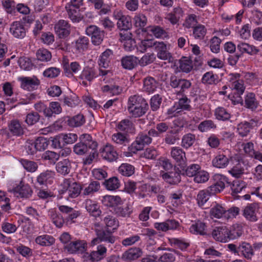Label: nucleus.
I'll return each instance as SVG.
<instances>
[{
  "label": "nucleus",
  "instance_id": "obj_1",
  "mask_svg": "<svg viewBox=\"0 0 262 262\" xmlns=\"http://www.w3.org/2000/svg\"><path fill=\"white\" fill-rule=\"evenodd\" d=\"M148 109V104L145 99L139 95L130 96L127 101V110L132 117H141L145 114Z\"/></svg>",
  "mask_w": 262,
  "mask_h": 262
},
{
  "label": "nucleus",
  "instance_id": "obj_2",
  "mask_svg": "<svg viewBox=\"0 0 262 262\" xmlns=\"http://www.w3.org/2000/svg\"><path fill=\"white\" fill-rule=\"evenodd\" d=\"M227 80L229 87L237 92L235 97L232 95H229V98L234 104L242 102L241 95L245 90V86L244 81L241 78V75L236 73H230L227 76Z\"/></svg>",
  "mask_w": 262,
  "mask_h": 262
},
{
  "label": "nucleus",
  "instance_id": "obj_3",
  "mask_svg": "<svg viewBox=\"0 0 262 262\" xmlns=\"http://www.w3.org/2000/svg\"><path fill=\"white\" fill-rule=\"evenodd\" d=\"M62 193H66L68 196L71 198L77 197L81 191V188L79 184L73 182L70 179H66L61 184Z\"/></svg>",
  "mask_w": 262,
  "mask_h": 262
},
{
  "label": "nucleus",
  "instance_id": "obj_4",
  "mask_svg": "<svg viewBox=\"0 0 262 262\" xmlns=\"http://www.w3.org/2000/svg\"><path fill=\"white\" fill-rule=\"evenodd\" d=\"M151 141V137H149L147 134L140 133L136 137V140L130 146V150L135 153L137 151L142 150L145 145L150 144Z\"/></svg>",
  "mask_w": 262,
  "mask_h": 262
},
{
  "label": "nucleus",
  "instance_id": "obj_5",
  "mask_svg": "<svg viewBox=\"0 0 262 262\" xmlns=\"http://www.w3.org/2000/svg\"><path fill=\"white\" fill-rule=\"evenodd\" d=\"M86 35L91 36L92 42L95 45H99L103 40L104 33L97 26L91 25L85 29Z\"/></svg>",
  "mask_w": 262,
  "mask_h": 262
},
{
  "label": "nucleus",
  "instance_id": "obj_6",
  "mask_svg": "<svg viewBox=\"0 0 262 262\" xmlns=\"http://www.w3.org/2000/svg\"><path fill=\"white\" fill-rule=\"evenodd\" d=\"M259 211V206L256 203L248 204L243 211V215L248 221L255 222L258 220L257 213Z\"/></svg>",
  "mask_w": 262,
  "mask_h": 262
},
{
  "label": "nucleus",
  "instance_id": "obj_7",
  "mask_svg": "<svg viewBox=\"0 0 262 262\" xmlns=\"http://www.w3.org/2000/svg\"><path fill=\"white\" fill-rule=\"evenodd\" d=\"M230 160L232 163L233 166L229 170V173L235 178H240L244 173L245 171L244 162L238 157H231Z\"/></svg>",
  "mask_w": 262,
  "mask_h": 262
},
{
  "label": "nucleus",
  "instance_id": "obj_8",
  "mask_svg": "<svg viewBox=\"0 0 262 262\" xmlns=\"http://www.w3.org/2000/svg\"><path fill=\"white\" fill-rule=\"evenodd\" d=\"M16 197L22 199H28L32 196L33 191L29 184L21 181L14 189Z\"/></svg>",
  "mask_w": 262,
  "mask_h": 262
},
{
  "label": "nucleus",
  "instance_id": "obj_9",
  "mask_svg": "<svg viewBox=\"0 0 262 262\" xmlns=\"http://www.w3.org/2000/svg\"><path fill=\"white\" fill-rule=\"evenodd\" d=\"M212 236L217 241L226 243L229 239L228 229L225 226L216 227L213 230Z\"/></svg>",
  "mask_w": 262,
  "mask_h": 262
},
{
  "label": "nucleus",
  "instance_id": "obj_10",
  "mask_svg": "<svg viewBox=\"0 0 262 262\" xmlns=\"http://www.w3.org/2000/svg\"><path fill=\"white\" fill-rule=\"evenodd\" d=\"M101 157L105 160L112 162L118 158V153L114 146L107 144L100 150Z\"/></svg>",
  "mask_w": 262,
  "mask_h": 262
},
{
  "label": "nucleus",
  "instance_id": "obj_11",
  "mask_svg": "<svg viewBox=\"0 0 262 262\" xmlns=\"http://www.w3.org/2000/svg\"><path fill=\"white\" fill-rule=\"evenodd\" d=\"M18 80L21 82V88L28 91L35 89L40 83L39 80L35 76L19 77Z\"/></svg>",
  "mask_w": 262,
  "mask_h": 262
},
{
  "label": "nucleus",
  "instance_id": "obj_12",
  "mask_svg": "<svg viewBox=\"0 0 262 262\" xmlns=\"http://www.w3.org/2000/svg\"><path fill=\"white\" fill-rule=\"evenodd\" d=\"M55 30L59 37L65 38L70 34L71 27L68 21L64 20H60L55 25Z\"/></svg>",
  "mask_w": 262,
  "mask_h": 262
},
{
  "label": "nucleus",
  "instance_id": "obj_13",
  "mask_svg": "<svg viewBox=\"0 0 262 262\" xmlns=\"http://www.w3.org/2000/svg\"><path fill=\"white\" fill-rule=\"evenodd\" d=\"M86 247V243L84 241L71 242L64 247V249L71 253H82L85 251Z\"/></svg>",
  "mask_w": 262,
  "mask_h": 262
},
{
  "label": "nucleus",
  "instance_id": "obj_14",
  "mask_svg": "<svg viewBox=\"0 0 262 262\" xmlns=\"http://www.w3.org/2000/svg\"><path fill=\"white\" fill-rule=\"evenodd\" d=\"M55 173L52 170H47L40 173L36 178L37 184L42 186L51 184L54 178Z\"/></svg>",
  "mask_w": 262,
  "mask_h": 262
},
{
  "label": "nucleus",
  "instance_id": "obj_15",
  "mask_svg": "<svg viewBox=\"0 0 262 262\" xmlns=\"http://www.w3.org/2000/svg\"><path fill=\"white\" fill-rule=\"evenodd\" d=\"M10 32L14 37L18 38H22L26 35L25 28L19 21H14L11 24Z\"/></svg>",
  "mask_w": 262,
  "mask_h": 262
},
{
  "label": "nucleus",
  "instance_id": "obj_16",
  "mask_svg": "<svg viewBox=\"0 0 262 262\" xmlns=\"http://www.w3.org/2000/svg\"><path fill=\"white\" fill-rule=\"evenodd\" d=\"M184 11L181 7L174 8L173 10L166 14L165 19L169 21L172 25H176L183 16Z\"/></svg>",
  "mask_w": 262,
  "mask_h": 262
},
{
  "label": "nucleus",
  "instance_id": "obj_17",
  "mask_svg": "<svg viewBox=\"0 0 262 262\" xmlns=\"http://www.w3.org/2000/svg\"><path fill=\"white\" fill-rule=\"evenodd\" d=\"M130 35L131 34L124 32L120 33V40L126 51H132L136 46L135 41L132 38Z\"/></svg>",
  "mask_w": 262,
  "mask_h": 262
},
{
  "label": "nucleus",
  "instance_id": "obj_18",
  "mask_svg": "<svg viewBox=\"0 0 262 262\" xmlns=\"http://www.w3.org/2000/svg\"><path fill=\"white\" fill-rule=\"evenodd\" d=\"M160 176L166 182L169 184H177L181 181V175L179 172L176 171H171L169 172L161 171Z\"/></svg>",
  "mask_w": 262,
  "mask_h": 262
},
{
  "label": "nucleus",
  "instance_id": "obj_19",
  "mask_svg": "<svg viewBox=\"0 0 262 262\" xmlns=\"http://www.w3.org/2000/svg\"><path fill=\"white\" fill-rule=\"evenodd\" d=\"M156 49L157 51V57L162 60H172L171 54L167 50L166 45L163 41H158Z\"/></svg>",
  "mask_w": 262,
  "mask_h": 262
},
{
  "label": "nucleus",
  "instance_id": "obj_20",
  "mask_svg": "<svg viewBox=\"0 0 262 262\" xmlns=\"http://www.w3.org/2000/svg\"><path fill=\"white\" fill-rule=\"evenodd\" d=\"M9 134L15 137H20L24 135V129L21 123L17 120H12L8 125Z\"/></svg>",
  "mask_w": 262,
  "mask_h": 262
},
{
  "label": "nucleus",
  "instance_id": "obj_21",
  "mask_svg": "<svg viewBox=\"0 0 262 262\" xmlns=\"http://www.w3.org/2000/svg\"><path fill=\"white\" fill-rule=\"evenodd\" d=\"M63 70L66 75L68 77H71L74 74H77L80 72L81 67L79 62L74 61L69 64L67 62H63Z\"/></svg>",
  "mask_w": 262,
  "mask_h": 262
},
{
  "label": "nucleus",
  "instance_id": "obj_22",
  "mask_svg": "<svg viewBox=\"0 0 262 262\" xmlns=\"http://www.w3.org/2000/svg\"><path fill=\"white\" fill-rule=\"evenodd\" d=\"M237 49L242 54H247L249 55H254L259 52V49L256 47L245 42H239L237 45Z\"/></svg>",
  "mask_w": 262,
  "mask_h": 262
},
{
  "label": "nucleus",
  "instance_id": "obj_23",
  "mask_svg": "<svg viewBox=\"0 0 262 262\" xmlns=\"http://www.w3.org/2000/svg\"><path fill=\"white\" fill-rule=\"evenodd\" d=\"M84 207L88 212L92 215L97 217L100 216L101 211L99 209L98 204L90 199H87L83 203Z\"/></svg>",
  "mask_w": 262,
  "mask_h": 262
},
{
  "label": "nucleus",
  "instance_id": "obj_24",
  "mask_svg": "<svg viewBox=\"0 0 262 262\" xmlns=\"http://www.w3.org/2000/svg\"><path fill=\"white\" fill-rule=\"evenodd\" d=\"M146 31L157 38L164 39L168 38L169 36L168 33L159 26H149L147 28Z\"/></svg>",
  "mask_w": 262,
  "mask_h": 262
},
{
  "label": "nucleus",
  "instance_id": "obj_25",
  "mask_svg": "<svg viewBox=\"0 0 262 262\" xmlns=\"http://www.w3.org/2000/svg\"><path fill=\"white\" fill-rule=\"evenodd\" d=\"M98 76L97 69L92 67H86L82 71L79 78L82 80L92 81Z\"/></svg>",
  "mask_w": 262,
  "mask_h": 262
},
{
  "label": "nucleus",
  "instance_id": "obj_26",
  "mask_svg": "<svg viewBox=\"0 0 262 262\" xmlns=\"http://www.w3.org/2000/svg\"><path fill=\"white\" fill-rule=\"evenodd\" d=\"M170 155L176 162L180 164L184 163L186 159L185 151L180 147H172L171 148Z\"/></svg>",
  "mask_w": 262,
  "mask_h": 262
},
{
  "label": "nucleus",
  "instance_id": "obj_27",
  "mask_svg": "<svg viewBox=\"0 0 262 262\" xmlns=\"http://www.w3.org/2000/svg\"><path fill=\"white\" fill-rule=\"evenodd\" d=\"M244 232V225L237 223L233 224L230 229H228L229 239H234L239 237Z\"/></svg>",
  "mask_w": 262,
  "mask_h": 262
},
{
  "label": "nucleus",
  "instance_id": "obj_28",
  "mask_svg": "<svg viewBox=\"0 0 262 262\" xmlns=\"http://www.w3.org/2000/svg\"><path fill=\"white\" fill-rule=\"evenodd\" d=\"M106 248L102 245H100L97 246V250L93 251L90 253V259L93 261H100L106 256Z\"/></svg>",
  "mask_w": 262,
  "mask_h": 262
},
{
  "label": "nucleus",
  "instance_id": "obj_29",
  "mask_svg": "<svg viewBox=\"0 0 262 262\" xmlns=\"http://www.w3.org/2000/svg\"><path fill=\"white\" fill-rule=\"evenodd\" d=\"M89 39L86 37L81 36L72 42V47L75 53H80L88 48Z\"/></svg>",
  "mask_w": 262,
  "mask_h": 262
},
{
  "label": "nucleus",
  "instance_id": "obj_30",
  "mask_svg": "<svg viewBox=\"0 0 262 262\" xmlns=\"http://www.w3.org/2000/svg\"><path fill=\"white\" fill-rule=\"evenodd\" d=\"M113 55V52L110 49L106 50L100 56L98 64L100 68L107 69L110 66L111 60Z\"/></svg>",
  "mask_w": 262,
  "mask_h": 262
},
{
  "label": "nucleus",
  "instance_id": "obj_31",
  "mask_svg": "<svg viewBox=\"0 0 262 262\" xmlns=\"http://www.w3.org/2000/svg\"><path fill=\"white\" fill-rule=\"evenodd\" d=\"M35 241L37 244L41 246L49 247L55 244V239L51 235L43 234L37 236Z\"/></svg>",
  "mask_w": 262,
  "mask_h": 262
},
{
  "label": "nucleus",
  "instance_id": "obj_32",
  "mask_svg": "<svg viewBox=\"0 0 262 262\" xmlns=\"http://www.w3.org/2000/svg\"><path fill=\"white\" fill-rule=\"evenodd\" d=\"M71 168V164L68 159L58 162L56 165V169L60 174L65 176L69 174Z\"/></svg>",
  "mask_w": 262,
  "mask_h": 262
},
{
  "label": "nucleus",
  "instance_id": "obj_33",
  "mask_svg": "<svg viewBox=\"0 0 262 262\" xmlns=\"http://www.w3.org/2000/svg\"><path fill=\"white\" fill-rule=\"evenodd\" d=\"M102 204L107 207H113L122 203L121 199L119 196L105 195L102 199Z\"/></svg>",
  "mask_w": 262,
  "mask_h": 262
},
{
  "label": "nucleus",
  "instance_id": "obj_34",
  "mask_svg": "<svg viewBox=\"0 0 262 262\" xmlns=\"http://www.w3.org/2000/svg\"><path fill=\"white\" fill-rule=\"evenodd\" d=\"M157 88V82L156 80L151 77H147L144 79L143 89L144 91L152 93Z\"/></svg>",
  "mask_w": 262,
  "mask_h": 262
},
{
  "label": "nucleus",
  "instance_id": "obj_35",
  "mask_svg": "<svg viewBox=\"0 0 262 262\" xmlns=\"http://www.w3.org/2000/svg\"><path fill=\"white\" fill-rule=\"evenodd\" d=\"M245 106L252 110L256 109L258 106L255 95L253 93H248L245 97Z\"/></svg>",
  "mask_w": 262,
  "mask_h": 262
},
{
  "label": "nucleus",
  "instance_id": "obj_36",
  "mask_svg": "<svg viewBox=\"0 0 262 262\" xmlns=\"http://www.w3.org/2000/svg\"><path fill=\"white\" fill-rule=\"evenodd\" d=\"M212 162L214 167L219 168H224L228 165L229 159L225 155L219 154L212 160Z\"/></svg>",
  "mask_w": 262,
  "mask_h": 262
},
{
  "label": "nucleus",
  "instance_id": "obj_37",
  "mask_svg": "<svg viewBox=\"0 0 262 262\" xmlns=\"http://www.w3.org/2000/svg\"><path fill=\"white\" fill-rule=\"evenodd\" d=\"M239 253L246 259H251L254 255V251L251 246L247 243H243L238 246Z\"/></svg>",
  "mask_w": 262,
  "mask_h": 262
},
{
  "label": "nucleus",
  "instance_id": "obj_38",
  "mask_svg": "<svg viewBox=\"0 0 262 262\" xmlns=\"http://www.w3.org/2000/svg\"><path fill=\"white\" fill-rule=\"evenodd\" d=\"M198 24V16L194 14H189L185 18L183 26L186 29H192Z\"/></svg>",
  "mask_w": 262,
  "mask_h": 262
},
{
  "label": "nucleus",
  "instance_id": "obj_39",
  "mask_svg": "<svg viewBox=\"0 0 262 262\" xmlns=\"http://www.w3.org/2000/svg\"><path fill=\"white\" fill-rule=\"evenodd\" d=\"M142 255V251L139 248H132L125 251L123 257L128 260H135Z\"/></svg>",
  "mask_w": 262,
  "mask_h": 262
},
{
  "label": "nucleus",
  "instance_id": "obj_40",
  "mask_svg": "<svg viewBox=\"0 0 262 262\" xmlns=\"http://www.w3.org/2000/svg\"><path fill=\"white\" fill-rule=\"evenodd\" d=\"M49 215L52 222L57 227L60 228L63 226L65 221L59 213L53 209H51L49 211Z\"/></svg>",
  "mask_w": 262,
  "mask_h": 262
},
{
  "label": "nucleus",
  "instance_id": "obj_41",
  "mask_svg": "<svg viewBox=\"0 0 262 262\" xmlns=\"http://www.w3.org/2000/svg\"><path fill=\"white\" fill-rule=\"evenodd\" d=\"M138 60V58L134 56H126L122 58L121 64L124 69L131 70L137 65Z\"/></svg>",
  "mask_w": 262,
  "mask_h": 262
},
{
  "label": "nucleus",
  "instance_id": "obj_42",
  "mask_svg": "<svg viewBox=\"0 0 262 262\" xmlns=\"http://www.w3.org/2000/svg\"><path fill=\"white\" fill-rule=\"evenodd\" d=\"M69 18L73 22H79L81 20L82 17L79 12V8H75L70 6L66 7Z\"/></svg>",
  "mask_w": 262,
  "mask_h": 262
},
{
  "label": "nucleus",
  "instance_id": "obj_43",
  "mask_svg": "<svg viewBox=\"0 0 262 262\" xmlns=\"http://www.w3.org/2000/svg\"><path fill=\"white\" fill-rule=\"evenodd\" d=\"M195 141V135L191 133H188L183 136L181 145L183 148L188 149L194 144Z\"/></svg>",
  "mask_w": 262,
  "mask_h": 262
},
{
  "label": "nucleus",
  "instance_id": "obj_44",
  "mask_svg": "<svg viewBox=\"0 0 262 262\" xmlns=\"http://www.w3.org/2000/svg\"><path fill=\"white\" fill-rule=\"evenodd\" d=\"M19 162L24 168L29 172H35L38 167L37 163L33 161L21 159L19 160Z\"/></svg>",
  "mask_w": 262,
  "mask_h": 262
},
{
  "label": "nucleus",
  "instance_id": "obj_45",
  "mask_svg": "<svg viewBox=\"0 0 262 262\" xmlns=\"http://www.w3.org/2000/svg\"><path fill=\"white\" fill-rule=\"evenodd\" d=\"M115 213L118 217L122 218L129 217L133 212L132 207L127 205L125 206L118 207L115 210Z\"/></svg>",
  "mask_w": 262,
  "mask_h": 262
},
{
  "label": "nucleus",
  "instance_id": "obj_46",
  "mask_svg": "<svg viewBox=\"0 0 262 262\" xmlns=\"http://www.w3.org/2000/svg\"><path fill=\"white\" fill-rule=\"evenodd\" d=\"M3 90L4 91L5 96L6 97H8L6 99L7 103L8 104L13 103L15 101V100L13 98H10L13 94V87L12 84L9 82H6L4 83L3 86Z\"/></svg>",
  "mask_w": 262,
  "mask_h": 262
},
{
  "label": "nucleus",
  "instance_id": "obj_47",
  "mask_svg": "<svg viewBox=\"0 0 262 262\" xmlns=\"http://www.w3.org/2000/svg\"><path fill=\"white\" fill-rule=\"evenodd\" d=\"M112 140L115 143L118 145H125L129 142L127 135L120 132H117L113 134Z\"/></svg>",
  "mask_w": 262,
  "mask_h": 262
},
{
  "label": "nucleus",
  "instance_id": "obj_48",
  "mask_svg": "<svg viewBox=\"0 0 262 262\" xmlns=\"http://www.w3.org/2000/svg\"><path fill=\"white\" fill-rule=\"evenodd\" d=\"M244 12L243 10H241L235 15L224 13L222 15V18L225 23H229L235 19L236 23L238 24L242 21Z\"/></svg>",
  "mask_w": 262,
  "mask_h": 262
},
{
  "label": "nucleus",
  "instance_id": "obj_49",
  "mask_svg": "<svg viewBox=\"0 0 262 262\" xmlns=\"http://www.w3.org/2000/svg\"><path fill=\"white\" fill-rule=\"evenodd\" d=\"M100 188L99 182L98 181H92L84 189L82 194L84 195H92L95 192L98 191Z\"/></svg>",
  "mask_w": 262,
  "mask_h": 262
},
{
  "label": "nucleus",
  "instance_id": "obj_50",
  "mask_svg": "<svg viewBox=\"0 0 262 262\" xmlns=\"http://www.w3.org/2000/svg\"><path fill=\"white\" fill-rule=\"evenodd\" d=\"M85 122L84 116L81 114H78L72 118H69L67 120L68 125L71 127H78Z\"/></svg>",
  "mask_w": 262,
  "mask_h": 262
},
{
  "label": "nucleus",
  "instance_id": "obj_51",
  "mask_svg": "<svg viewBox=\"0 0 262 262\" xmlns=\"http://www.w3.org/2000/svg\"><path fill=\"white\" fill-rule=\"evenodd\" d=\"M158 41H155L153 39H145L142 40L137 46V50L141 53L145 52L148 48L152 46H157Z\"/></svg>",
  "mask_w": 262,
  "mask_h": 262
},
{
  "label": "nucleus",
  "instance_id": "obj_52",
  "mask_svg": "<svg viewBox=\"0 0 262 262\" xmlns=\"http://www.w3.org/2000/svg\"><path fill=\"white\" fill-rule=\"evenodd\" d=\"M192 29V34L195 39H203L207 32V29L205 26L202 24H198Z\"/></svg>",
  "mask_w": 262,
  "mask_h": 262
},
{
  "label": "nucleus",
  "instance_id": "obj_53",
  "mask_svg": "<svg viewBox=\"0 0 262 262\" xmlns=\"http://www.w3.org/2000/svg\"><path fill=\"white\" fill-rule=\"evenodd\" d=\"M189 231L194 234L203 235L205 234V225L201 222H196L190 226Z\"/></svg>",
  "mask_w": 262,
  "mask_h": 262
},
{
  "label": "nucleus",
  "instance_id": "obj_54",
  "mask_svg": "<svg viewBox=\"0 0 262 262\" xmlns=\"http://www.w3.org/2000/svg\"><path fill=\"white\" fill-rule=\"evenodd\" d=\"M118 171L122 176L129 177L134 173L135 168L131 164L123 163L119 167Z\"/></svg>",
  "mask_w": 262,
  "mask_h": 262
},
{
  "label": "nucleus",
  "instance_id": "obj_55",
  "mask_svg": "<svg viewBox=\"0 0 262 262\" xmlns=\"http://www.w3.org/2000/svg\"><path fill=\"white\" fill-rule=\"evenodd\" d=\"M79 139L80 142H83L86 144L89 148L92 149L93 150H95L97 147V143L92 140V137L89 134H84L81 135L79 137Z\"/></svg>",
  "mask_w": 262,
  "mask_h": 262
},
{
  "label": "nucleus",
  "instance_id": "obj_56",
  "mask_svg": "<svg viewBox=\"0 0 262 262\" xmlns=\"http://www.w3.org/2000/svg\"><path fill=\"white\" fill-rule=\"evenodd\" d=\"M225 209L219 204L213 206L210 209V214L211 217L220 219L225 217Z\"/></svg>",
  "mask_w": 262,
  "mask_h": 262
},
{
  "label": "nucleus",
  "instance_id": "obj_57",
  "mask_svg": "<svg viewBox=\"0 0 262 262\" xmlns=\"http://www.w3.org/2000/svg\"><path fill=\"white\" fill-rule=\"evenodd\" d=\"M142 234L145 236L146 240L150 245L156 244L155 238L157 232L154 229L146 228L142 231Z\"/></svg>",
  "mask_w": 262,
  "mask_h": 262
},
{
  "label": "nucleus",
  "instance_id": "obj_58",
  "mask_svg": "<svg viewBox=\"0 0 262 262\" xmlns=\"http://www.w3.org/2000/svg\"><path fill=\"white\" fill-rule=\"evenodd\" d=\"M214 115L216 118L220 120L225 121L230 118V114L223 107H218L215 110Z\"/></svg>",
  "mask_w": 262,
  "mask_h": 262
},
{
  "label": "nucleus",
  "instance_id": "obj_59",
  "mask_svg": "<svg viewBox=\"0 0 262 262\" xmlns=\"http://www.w3.org/2000/svg\"><path fill=\"white\" fill-rule=\"evenodd\" d=\"M118 27L122 30H127L132 27L131 17L128 15H125L117 23Z\"/></svg>",
  "mask_w": 262,
  "mask_h": 262
},
{
  "label": "nucleus",
  "instance_id": "obj_60",
  "mask_svg": "<svg viewBox=\"0 0 262 262\" xmlns=\"http://www.w3.org/2000/svg\"><path fill=\"white\" fill-rule=\"evenodd\" d=\"M211 196L207 189L200 191L197 195V201L199 206H204Z\"/></svg>",
  "mask_w": 262,
  "mask_h": 262
},
{
  "label": "nucleus",
  "instance_id": "obj_61",
  "mask_svg": "<svg viewBox=\"0 0 262 262\" xmlns=\"http://www.w3.org/2000/svg\"><path fill=\"white\" fill-rule=\"evenodd\" d=\"M133 19L134 25L136 27L140 28H143L147 24V17L144 14L142 13H136Z\"/></svg>",
  "mask_w": 262,
  "mask_h": 262
},
{
  "label": "nucleus",
  "instance_id": "obj_62",
  "mask_svg": "<svg viewBox=\"0 0 262 262\" xmlns=\"http://www.w3.org/2000/svg\"><path fill=\"white\" fill-rule=\"evenodd\" d=\"M36 57L38 60L48 62L51 59L52 55L50 51L46 49H40L36 52Z\"/></svg>",
  "mask_w": 262,
  "mask_h": 262
},
{
  "label": "nucleus",
  "instance_id": "obj_63",
  "mask_svg": "<svg viewBox=\"0 0 262 262\" xmlns=\"http://www.w3.org/2000/svg\"><path fill=\"white\" fill-rule=\"evenodd\" d=\"M252 128L250 123L247 122H242L238 124L237 127V132L242 137L246 136Z\"/></svg>",
  "mask_w": 262,
  "mask_h": 262
},
{
  "label": "nucleus",
  "instance_id": "obj_64",
  "mask_svg": "<svg viewBox=\"0 0 262 262\" xmlns=\"http://www.w3.org/2000/svg\"><path fill=\"white\" fill-rule=\"evenodd\" d=\"M251 20L256 25L262 24V11L255 8L251 11Z\"/></svg>",
  "mask_w": 262,
  "mask_h": 262
}]
</instances>
